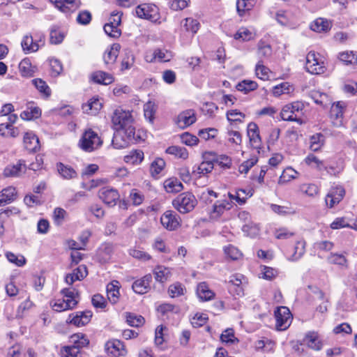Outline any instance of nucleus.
Segmentation results:
<instances>
[{
	"instance_id": "f257e3e1",
	"label": "nucleus",
	"mask_w": 357,
	"mask_h": 357,
	"mask_svg": "<svg viewBox=\"0 0 357 357\" xmlns=\"http://www.w3.org/2000/svg\"><path fill=\"white\" fill-rule=\"evenodd\" d=\"M112 122L114 129L128 133L130 137L135 134V128L132 126L133 119L129 111L121 108L116 109L112 116Z\"/></svg>"
},
{
	"instance_id": "f03ea898",
	"label": "nucleus",
	"mask_w": 357,
	"mask_h": 357,
	"mask_svg": "<svg viewBox=\"0 0 357 357\" xmlns=\"http://www.w3.org/2000/svg\"><path fill=\"white\" fill-rule=\"evenodd\" d=\"M102 144L100 137L91 128L83 132L78 143L79 147L86 152H92L99 149Z\"/></svg>"
},
{
	"instance_id": "7ed1b4c3",
	"label": "nucleus",
	"mask_w": 357,
	"mask_h": 357,
	"mask_svg": "<svg viewBox=\"0 0 357 357\" xmlns=\"http://www.w3.org/2000/svg\"><path fill=\"white\" fill-rule=\"evenodd\" d=\"M197 204L195 197L190 192L181 193L172 201L173 206L181 213L192 211Z\"/></svg>"
},
{
	"instance_id": "20e7f679",
	"label": "nucleus",
	"mask_w": 357,
	"mask_h": 357,
	"mask_svg": "<svg viewBox=\"0 0 357 357\" xmlns=\"http://www.w3.org/2000/svg\"><path fill=\"white\" fill-rule=\"evenodd\" d=\"M305 68L307 72L314 75L323 74L326 71L324 62L319 54L312 51L307 54Z\"/></svg>"
},
{
	"instance_id": "39448f33",
	"label": "nucleus",
	"mask_w": 357,
	"mask_h": 357,
	"mask_svg": "<svg viewBox=\"0 0 357 357\" xmlns=\"http://www.w3.org/2000/svg\"><path fill=\"white\" fill-rule=\"evenodd\" d=\"M275 329L277 331H285L291 322V314L287 307H278L275 311Z\"/></svg>"
},
{
	"instance_id": "423d86ee",
	"label": "nucleus",
	"mask_w": 357,
	"mask_h": 357,
	"mask_svg": "<svg viewBox=\"0 0 357 357\" xmlns=\"http://www.w3.org/2000/svg\"><path fill=\"white\" fill-rule=\"evenodd\" d=\"M122 12L113 11L109 20V22L104 26L105 32L113 38H119L121 31L119 26L121 22Z\"/></svg>"
},
{
	"instance_id": "0eeeda50",
	"label": "nucleus",
	"mask_w": 357,
	"mask_h": 357,
	"mask_svg": "<svg viewBox=\"0 0 357 357\" xmlns=\"http://www.w3.org/2000/svg\"><path fill=\"white\" fill-rule=\"evenodd\" d=\"M196 112L192 109L181 112L174 120L175 124L182 129L186 128L192 125L196 122Z\"/></svg>"
},
{
	"instance_id": "6e6552de",
	"label": "nucleus",
	"mask_w": 357,
	"mask_h": 357,
	"mask_svg": "<svg viewBox=\"0 0 357 357\" xmlns=\"http://www.w3.org/2000/svg\"><path fill=\"white\" fill-rule=\"evenodd\" d=\"M136 14L140 18L153 22L158 20V9L154 4L143 3L136 8Z\"/></svg>"
},
{
	"instance_id": "1a4fd4ad",
	"label": "nucleus",
	"mask_w": 357,
	"mask_h": 357,
	"mask_svg": "<svg viewBox=\"0 0 357 357\" xmlns=\"http://www.w3.org/2000/svg\"><path fill=\"white\" fill-rule=\"evenodd\" d=\"M105 348L107 354L112 357L125 356L127 354L123 342L116 339L107 341Z\"/></svg>"
},
{
	"instance_id": "9d476101",
	"label": "nucleus",
	"mask_w": 357,
	"mask_h": 357,
	"mask_svg": "<svg viewBox=\"0 0 357 357\" xmlns=\"http://www.w3.org/2000/svg\"><path fill=\"white\" fill-rule=\"evenodd\" d=\"M160 222L165 229L173 231L179 227L181 218L174 211H166L160 218Z\"/></svg>"
},
{
	"instance_id": "9b49d317",
	"label": "nucleus",
	"mask_w": 357,
	"mask_h": 357,
	"mask_svg": "<svg viewBox=\"0 0 357 357\" xmlns=\"http://www.w3.org/2000/svg\"><path fill=\"white\" fill-rule=\"evenodd\" d=\"M27 167L25 161L19 160L15 164L7 165L3 170V176L5 177H20L25 174Z\"/></svg>"
},
{
	"instance_id": "f8f14e48",
	"label": "nucleus",
	"mask_w": 357,
	"mask_h": 357,
	"mask_svg": "<svg viewBox=\"0 0 357 357\" xmlns=\"http://www.w3.org/2000/svg\"><path fill=\"white\" fill-rule=\"evenodd\" d=\"M346 107L347 104L343 101H337L332 105L330 115L335 126L340 127L342 125L343 114Z\"/></svg>"
},
{
	"instance_id": "ddd939ff",
	"label": "nucleus",
	"mask_w": 357,
	"mask_h": 357,
	"mask_svg": "<svg viewBox=\"0 0 357 357\" xmlns=\"http://www.w3.org/2000/svg\"><path fill=\"white\" fill-rule=\"evenodd\" d=\"M98 197L105 204L114 206L119 199V194L114 188L104 187L99 190Z\"/></svg>"
},
{
	"instance_id": "4468645a",
	"label": "nucleus",
	"mask_w": 357,
	"mask_h": 357,
	"mask_svg": "<svg viewBox=\"0 0 357 357\" xmlns=\"http://www.w3.org/2000/svg\"><path fill=\"white\" fill-rule=\"evenodd\" d=\"M215 153L206 152L203 154V161L197 167L195 172L200 175H205L210 173L214 167Z\"/></svg>"
},
{
	"instance_id": "2eb2a0df",
	"label": "nucleus",
	"mask_w": 357,
	"mask_h": 357,
	"mask_svg": "<svg viewBox=\"0 0 357 357\" xmlns=\"http://www.w3.org/2000/svg\"><path fill=\"white\" fill-rule=\"evenodd\" d=\"M63 297L61 298L64 300V303L66 304L68 310H72L77 305L79 296V293L75 289L64 288L61 291Z\"/></svg>"
},
{
	"instance_id": "dca6fc26",
	"label": "nucleus",
	"mask_w": 357,
	"mask_h": 357,
	"mask_svg": "<svg viewBox=\"0 0 357 357\" xmlns=\"http://www.w3.org/2000/svg\"><path fill=\"white\" fill-rule=\"evenodd\" d=\"M121 132L122 131H117V132L114 135L112 141L113 147L116 149H124L135 140V134L130 137L128 133H123V135Z\"/></svg>"
},
{
	"instance_id": "f3484780",
	"label": "nucleus",
	"mask_w": 357,
	"mask_h": 357,
	"mask_svg": "<svg viewBox=\"0 0 357 357\" xmlns=\"http://www.w3.org/2000/svg\"><path fill=\"white\" fill-rule=\"evenodd\" d=\"M23 145L29 152H36L40 148L39 139L33 131H27L24 134Z\"/></svg>"
},
{
	"instance_id": "a211bd4d",
	"label": "nucleus",
	"mask_w": 357,
	"mask_h": 357,
	"mask_svg": "<svg viewBox=\"0 0 357 357\" xmlns=\"http://www.w3.org/2000/svg\"><path fill=\"white\" fill-rule=\"evenodd\" d=\"M92 317L91 311L77 312L69 315L67 321L78 327L85 326Z\"/></svg>"
},
{
	"instance_id": "6ab92c4d",
	"label": "nucleus",
	"mask_w": 357,
	"mask_h": 357,
	"mask_svg": "<svg viewBox=\"0 0 357 357\" xmlns=\"http://www.w3.org/2000/svg\"><path fill=\"white\" fill-rule=\"evenodd\" d=\"M151 275L147 274L142 278L135 280L132 285V289L136 294H144L151 289Z\"/></svg>"
},
{
	"instance_id": "aec40b11",
	"label": "nucleus",
	"mask_w": 357,
	"mask_h": 357,
	"mask_svg": "<svg viewBox=\"0 0 357 357\" xmlns=\"http://www.w3.org/2000/svg\"><path fill=\"white\" fill-rule=\"evenodd\" d=\"M248 136L251 146L256 149L261 148V137L258 126L255 123H250L248 126Z\"/></svg>"
},
{
	"instance_id": "412c9836",
	"label": "nucleus",
	"mask_w": 357,
	"mask_h": 357,
	"mask_svg": "<svg viewBox=\"0 0 357 357\" xmlns=\"http://www.w3.org/2000/svg\"><path fill=\"white\" fill-rule=\"evenodd\" d=\"M51 2L63 13L73 12L80 6V2L76 0H51Z\"/></svg>"
},
{
	"instance_id": "4be33fe9",
	"label": "nucleus",
	"mask_w": 357,
	"mask_h": 357,
	"mask_svg": "<svg viewBox=\"0 0 357 357\" xmlns=\"http://www.w3.org/2000/svg\"><path fill=\"white\" fill-rule=\"evenodd\" d=\"M344 190L342 188H337L331 190L326 197V204L329 208H333L337 204L344 195Z\"/></svg>"
},
{
	"instance_id": "5701e85b",
	"label": "nucleus",
	"mask_w": 357,
	"mask_h": 357,
	"mask_svg": "<svg viewBox=\"0 0 357 357\" xmlns=\"http://www.w3.org/2000/svg\"><path fill=\"white\" fill-rule=\"evenodd\" d=\"M41 116V109L34 102H30L26 104V109L20 114L22 119L31 121L38 119Z\"/></svg>"
},
{
	"instance_id": "b1692460",
	"label": "nucleus",
	"mask_w": 357,
	"mask_h": 357,
	"mask_svg": "<svg viewBox=\"0 0 357 357\" xmlns=\"http://www.w3.org/2000/svg\"><path fill=\"white\" fill-rule=\"evenodd\" d=\"M231 207V203L227 200L217 201L213 205L210 217L211 219H218L225 211L230 210Z\"/></svg>"
},
{
	"instance_id": "393cba45",
	"label": "nucleus",
	"mask_w": 357,
	"mask_h": 357,
	"mask_svg": "<svg viewBox=\"0 0 357 357\" xmlns=\"http://www.w3.org/2000/svg\"><path fill=\"white\" fill-rule=\"evenodd\" d=\"M305 252V242L303 239H298L294 246L288 252V259L291 261H297L302 257Z\"/></svg>"
},
{
	"instance_id": "a878e982",
	"label": "nucleus",
	"mask_w": 357,
	"mask_h": 357,
	"mask_svg": "<svg viewBox=\"0 0 357 357\" xmlns=\"http://www.w3.org/2000/svg\"><path fill=\"white\" fill-rule=\"evenodd\" d=\"M87 273L86 266L81 265L75 269L72 273L66 275L65 282L72 285L75 281L83 280L87 275Z\"/></svg>"
},
{
	"instance_id": "bb28decb",
	"label": "nucleus",
	"mask_w": 357,
	"mask_h": 357,
	"mask_svg": "<svg viewBox=\"0 0 357 357\" xmlns=\"http://www.w3.org/2000/svg\"><path fill=\"white\" fill-rule=\"evenodd\" d=\"M155 280L160 283H165L172 276L171 268L164 266H157L153 271Z\"/></svg>"
},
{
	"instance_id": "cd10ccee",
	"label": "nucleus",
	"mask_w": 357,
	"mask_h": 357,
	"mask_svg": "<svg viewBox=\"0 0 357 357\" xmlns=\"http://www.w3.org/2000/svg\"><path fill=\"white\" fill-rule=\"evenodd\" d=\"M120 284L117 280H113L107 285V296L109 301L116 304L119 300Z\"/></svg>"
},
{
	"instance_id": "c85d7f7f",
	"label": "nucleus",
	"mask_w": 357,
	"mask_h": 357,
	"mask_svg": "<svg viewBox=\"0 0 357 357\" xmlns=\"http://www.w3.org/2000/svg\"><path fill=\"white\" fill-rule=\"evenodd\" d=\"M56 169L59 174L63 179L70 180L76 178L78 176L77 172L71 166L65 165L62 162L56 164Z\"/></svg>"
},
{
	"instance_id": "c756f323",
	"label": "nucleus",
	"mask_w": 357,
	"mask_h": 357,
	"mask_svg": "<svg viewBox=\"0 0 357 357\" xmlns=\"http://www.w3.org/2000/svg\"><path fill=\"white\" fill-rule=\"evenodd\" d=\"M303 342L308 347L314 350H321L322 348V343L319 340V335L315 332L307 333L304 339Z\"/></svg>"
},
{
	"instance_id": "7c9ffc66",
	"label": "nucleus",
	"mask_w": 357,
	"mask_h": 357,
	"mask_svg": "<svg viewBox=\"0 0 357 357\" xmlns=\"http://www.w3.org/2000/svg\"><path fill=\"white\" fill-rule=\"evenodd\" d=\"M245 277L241 274H235L231 276L229 283L230 284V290H232V287H236L235 291L236 295L241 296L243 294V284L245 281Z\"/></svg>"
},
{
	"instance_id": "2f4dec72",
	"label": "nucleus",
	"mask_w": 357,
	"mask_h": 357,
	"mask_svg": "<svg viewBox=\"0 0 357 357\" xmlns=\"http://www.w3.org/2000/svg\"><path fill=\"white\" fill-rule=\"evenodd\" d=\"M144 154L142 150H132L129 153L124 156L123 160L126 163L133 165H139L144 160Z\"/></svg>"
},
{
	"instance_id": "473e14b6",
	"label": "nucleus",
	"mask_w": 357,
	"mask_h": 357,
	"mask_svg": "<svg viewBox=\"0 0 357 357\" xmlns=\"http://www.w3.org/2000/svg\"><path fill=\"white\" fill-rule=\"evenodd\" d=\"M21 46L25 54L36 52L39 49V45L36 42H33L31 35H25L21 42Z\"/></svg>"
},
{
	"instance_id": "72a5a7b5",
	"label": "nucleus",
	"mask_w": 357,
	"mask_h": 357,
	"mask_svg": "<svg viewBox=\"0 0 357 357\" xmlns=\"http://www.w3.org/2000/svg\"><path fill=\"white\" fill-rule=\"evenodd\" d=\"M17 197L16 190L13 187H8L0 192V206L13 202Z\"/></svg>"
},
{
	"instance_id": "f704fd0d",
	"label": "nucleus",
	"mask_w": 357,
	"mask_h": 357,
	"mask_svg": "<svg viewBox=\"0 0 357 357\" xmlns=\"http://www.w3.org/2000/svg\"><path fill=\"white\" fill-rule=\"evenodd\" d=\"M305 162L312 168L317 169L318 171H321L325 169L328 174H331V172L328 169V167L324 165V161L319 160L317 156L313 154H309L305 158Z\"/></svg>"
},
{
	"instance_id": "c9c22d12",
	"label": "nucleus",
	"mask_w": 357,
	"mask_h": 357,
	"mask_svg": "<svg viewBox=\"0 0 357 357\" xmlns=\"http://www.w3.org/2000/svg\"><path fill=\"white\" fill-rule=\"evenodd\" d=\"M120 48L121 46L119 44L114 43L111 46L109 50L105 51L103 56L105 64H113L116 61Z\"/></svg>"
},
{
	"instance_id": "e433bc0d",
	"label": "nucleus",
	"mask_w": 357,
	"mask_h": 357,
	"mask_svg": "<svg viewBox=\"0 0 357 357\" xmlns=\"http://www.w3.org/2000/svg\"><path fill=\"white\" fill-rule=\"evenodd\" d=\"M197 294L200 300L203 301H207L212 299L215 294L209 289L206 282H201L197 285Z\"/></svg>"
},
{
	"instance_id": "4c0bfd02",
	"label": "nucleus",
	"mask_w": 357,
	"mask_h": 357,
	"mask_svg": "<svg viewBox=\"0 0 357 357\" xmlns=\"http://www.w3.org/2000/svg\"><path fill=\"white\" fill-rule=\"evenodd\" d=\"M102 107V103L97 98L90 99L87 103L82 105L84 112L95 115Z\"/></svg>"
},
{
	"instance_id": "58836bf2",
	"label": "nucleus",
	"mask_w": 357,
	"mask_h": 357,
	"mask_svg": "<svg viewBox=\"0 0 357 357\" xmlns=\"http://www.w3.org/2000/svg\"><path fill=\"white\" fill-rule=\"evenodd\" d=\"M70 342L72 343L73 347L79 349L86 347L89 344V340L84 334L75 333L70 337Z\"/></svg>"
},
{
	"instance_id": "ea45409f",
	"label": "nucleus",
	"mask_w": 357,
	"mask_h": 357,
	"mask_svg": "<svg viewBox=\"0 0 357 357\" xmlns=\"http://www.w3.org/2000/svg\"><path fill=\"white\" fill-rule=\"evenodd\" d=\"M164 187L167 192L174 193L181 191L183 188L181 182L176 178H169L164 183Z\"/></svg>"
},
{
	"instance_id": "a19ab883",
	"label": "nucleus",
	"mask_w": 357,
	"mask_h": 357,
	"mask_svg": "<svg viewBox=\"0 0 357 357\" xmlns=\"http://www.w3.org/2000/svg\"><path fill=\"white\" fill-rule=\"evenodd\" d=\"M331 28V23L325 19L318 18L315 20L311 24L310 29L317 32H326Z\"/></svg>"
},
{
	"instance_id": "79ce46f5",
	"label": "nucleus",
	"mask_w": 357,
	"mask_h": 357,
	"mask_svg": "<svg viewBox=\"0 0 357 357\" xmlns=\"http://www.w3.org/2000/svg\"><path fill=\"white\" fill-rule=\"evenodd\" d=\"M20 131L17 127L11 124H0V135L4 137H16L19 135Z\"/></svg>"
},
{
	"instance_id": "37998d69",
	"label": "nucleus",
	"mask_w": 357,
	"mask_h": 357,
	"mask_svg": "<svg viewBox=\"0 0 357 357\" xmlns=\"http://www.w3.org/2000/svg\"><path fill=\"white\" fill-rule=\"evenodd\" d=\"M91 79L98 84L107 85L113 82V77L106 73L98 71L93 73L91 76Z\"/></svg>"
},
{
	"instance_id": "c03bdc74",
	"label": "nucleus",
	"mask_w": 357,
	"mask_h": 357,
	"mask_svg": "<svg viewBox=\"0 0 357 357\" xmlns=\"http://www.w3.org/2000/svg\"><path fill=\"white\" fill-rule=\"evenodd\" d=\"M255 3V0H237L236 10L240 16H243L247 11L250 10Z\"/></svg>"
},
{
	"instance_id": "a18cd8bd",
	"label": "nucleus",
	"mask_w": 357,
	"mask_h": 357,
	"mask_svg": "<svg viewBox=\"0 0 357 357\" xmlns=\"http://www.w3.org/2000/svg\"><path fill=\"white\" fill-rule=\"evenodd\" d=\"M166 153L173 155L178 158L185 160L188 158V151L184 147L178 146H172L167 149Z\"/></svg>"
},
{
	"instance_id": "49530a36",
	"label": "nucleus",
	"mask_w": 357,
	"mask_h": 357,
	"mask_svg": "<svg viewBox=\"0 0 357 357\" xmlns=\"http://www.w3.org/2000/svg\"><path fill=\"white\" fill-rule=\"evenodd\" d=\"M324 142V136L321 133H317L310 139V148L312 151H317L321 149Z\"/></svg>"
},
{
	"instance_id": "de8ad7c7",
	"label": "nucleus",
	"mask_w": 357,
	"mask_h": 357,
	"mask_svg": "<svg viewBox=\"0 0 357 357\" xmlns=\"http://www.w3.org/2000/svg\"><path fill=\"white\" fill-rule=\"evenodd\" d=\"M165 167V162L160 158L153 160L150 166V173L153 177H156Z\"/></svg>"
},
{
	"instance_id": "09e8293b",
	"label": "nucleus",
	"mask_w": 357,
	"mask_h": 357,
	"mask_svg": "<svg viewBox=\"0 0 357 357\" xmlns=\"http://www.w3.org/2000/svg\"><path fill=\"white\" fill-rule=\"evenodd\" d=\"M298 172L291 167H287L282 172L279 178L280 183H284L297 178Z\"/></svg>"
},
{
	"instance_id": "8fccbe9b",
	"label": "nucleus",
	"mask_w": 357,
	"mask_h": 357,
	"mask_svg": "<svg viewBox=\"0 0 357 357\" xmlns=\"http://www.w3.org/2000/svg\"><path fill=\"white\" fill-rule=\"evenodd\" d=\"M156 112V105L151 101L147 102L144 106L145 118L150 122L153 123L154 115Z\"/></svg>"
},
{
	"instance_id": "3c124183",
	"label": "nucleus",
	"mask_w": 357,
	"mask_h": 357,
	"mask_svg": "<svg viewBox=\"0 0 357 357\" xmlns=\"http://www.w3.org/2000/svg\"><path fill=\"white\" fill-rule=\"evenodd\" d=\"M301 191L309 197H314L319 194L318 186L313 183L303 184L300 186Z\"/></svg>"
},
{
	"instance_id": "603ef678",
	"label": "nucleus",
	"mask_w": 357,
	"mask_h": 357,
	"mask_svg": "<svg viewBox=\"0 0 357 357\" xmlns=\"http://www.w3.org/2000/svg\"><path fill=\"white\" fill-rule=\"evenodd\" d=\"M234 38L240 41H248L253 38V34L248 28L241 27L234 34Z\"/></svg>"
},
{
	"instance_id": "864d4df0",
	"label": "nucleus",
	"mask_w": 357,
	"mask_h": 357,
	"mask_svg": "<svg viewBox=\"0 0 357 357\" xmlns=\"http://www.w3.org/2000/svg\"><path fill=\"white\" fill-rule=\"evenodd\" d=\"M185 288L180 282H175L168 288V294L172 298L178 297L184 294Z\"/></svg>"
},
{
	"instance_id": "5fc2aeb1",
	"label": "nucleus",
	"mask_w": 357,
	"mask_h": 357,
	"mask_svg": "<svg viewBox=\"0 0 357 357\" xmlns=\"http://www.w3.org/2000/svg\"><path fill=\"white\" fill-rule=\"evenodd\" d=\"M49 63L52 76L56 77L59 75L63 71V65L61 62L57 59L51 58L49 59Z\"/></svg>"
},
{
	"instance_id": "6e6d98bb",
	"label": "nucleus",
	"mask_w": 357,
	"mask_h": 357,
	"mask_svg": "<svg viewBox=\"0 0 357 357\" xmlns=\"http://www.w3.org/2000/svg\"><path fill=\"white\" fill-rule=\"evenodd\" d=\"M126 321L130 326L133 327H139L144 323V319L142 316L132 313L126 314Z\"/></svg>"
},
{
	"instance_id": "4d7b16f0",
	"label": "nucleus",
	"mask_w": 357,
	"mask_h": 357,
	"mask_svg": "<svg viewBox=\"0 0 357 357\" xmlns=\"http://www.w3.org/2000/svg\"><path fill=\"white\" fill-rule=\"evenodd\" d=\"M225 255L232 260H238L242 256L241 251L232 245H229L224 248Z\"/></svg>"
},
{
	"instance_id": "13d9d810",
	"label": "nucleus",
	"mask_w": 357,
	"mask_h": 357,
	"mask_svg": "<svg viewBox=\"0 0 357 357\" xmlns=\"http://www.w3.org/2000/svg\"><path fill=\"white\" fill-rule=\"evenodd\" d=\"M19 69L23 76H32L33 70L29 59H24L19 64Z\"/></svg>"
},
{
	"instance_id": "bf43d9fd",
	"label": "nucleus",
	"mask_w": 357,
	"mask_h": 357,
	"mask_svg": "<svg viewBox=\"0 0 357 357\" xmlns=\"http://www.w3.org/2000/svg\"><path fill=\"white\" fill-rule=\"evenodd\" d=\"M220 340L222 342L227 344H234L238 342L234 335V331L232 328L226 329L221 335Z\"/></svg>"
},
{
	"instance_id": "052dcab7",
	"label": "nucleus",
	"mask_w": 357,
	"mask_h": 357,
	"mask_svg": "<svg viewBox=\"0 0 357 357\" xmlns=\"http://www.w3.org/2000/svg\"><path fill=\"white\" fill-rule=\"evenodd\" d=\"M313 92L312 96L317 104L321 105L324 107H327L331 104L326 93H321L320 91H313Z\"/></svg>"
},
{
	"instance_id": "680f3d73",
	"label": "nucleus",
	"mask_w": 357,
	"mask_h": 357,
	"mask_svg": "<svg viewBox=\"0 0 357 357\" xmlns=\"http://www.w3.org/2000/svg\"><path fill=\"white\" fill-rule=\"evenodd\" d=\"M273 235L277 239L284 240L294 236V233L287 228L282 227L276 229L273 232Z\"/></svg>"
},
{
	"instance_id": "e2e57ef3",
	"label": "nucleus",
	"mask_w": 357,
	"mask_h": 357,
	"mask_svg": "<svg viewBox=\"0 0 357 357\" xmlns=\"http://www.w3.org/2000/svg\"><path fill=\"white\" fill-rule=\"evenodd\" d=\"M6 257L10 262L17 266H22L26 264V259L22 255H16L11 252H8L6 253Z\"/></svg>"
},
{
	"instance_id": "0e129e2a",
	"label": "nucleus",
	"mask_w": 357,
	"mask_h": 357,
	"mask_svg": "<svg viewBox=\"0 0 357 357\" xmlns=\"http://www.w3.org/2000/svg\"><path fill=\"white\" fill-rule=\"evenodd\" d=\"M257 77L261 80L268 79L267 68L264 65V61L259 60L255 68Z\"/></svg>"
},
{
	"instance_id": "69168bd1",
	"label": "nucleus",
	"mask_w": 357,
	"mask_h": 357,
	"mask_svg": "<svg viewBox=\"0 0 357 357\" xmlns=\"http://www.w3.org/2000/svg\"><path fill=\"white\" fill-rule=\"evenodd\" d=\"M245 116L244 114L238 112L236 109L228 111L227 113V119L231 123L237 122L241 123Z\"/></svg>"
},
{
	"instance_id": "338daca9",
	"label": "nucleus",
	"mask_w": 357,
	"mask_h": 357,
	"mask_svg": "<svg viewBox=\"0 0 357 357\" xmlns=\"http://www.w3.org/2000/svg\"><path fill=\"white\" fill-rule=\"evenodd\" d=\"M181 140L182 143L190 146H195L199 142L198 137L189 132H184L181 135Z\"/></svg>"
},
{
	"instance_id": "774afa93",
	"label": "nucleus",
	"mask_w": 357,
	"mask_h": 357,
	"mask_svg": "<svg viewBox=\"0 0 357 357\" xmlns=\"http://www.w3.org/2000/svg\"><path fill=\"white\" fill-rule=\"evenodd\" d=\"M183 26L187 31H191L192 33H197L199 28V23L193 18H186L184 20Z\"/></svg>"
}]
</instances>
